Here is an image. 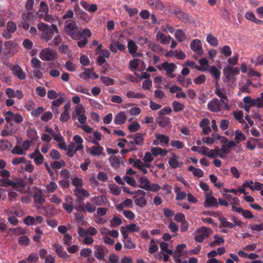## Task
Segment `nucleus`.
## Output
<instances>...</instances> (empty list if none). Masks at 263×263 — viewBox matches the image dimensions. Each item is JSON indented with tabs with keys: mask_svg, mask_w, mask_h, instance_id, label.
<instances>
[{
	"mask_svg": "<svg viewBox=\"0 0 263 263\" xmlns=\"http://www.w3.org/2000/svg\"><path fill=\"white\" fill-rule=\"evenodd\" d=\"M65 31L68 35L74 40H81L83 35L90 36L91 32L88 29L85 28L82 31L77 26L76 23L71 21H67L65 26Z\"/></svg>",
	"mask_w": 263,
	"mask_h": 263,
	"instance_id": "1",
	"label": "nucleus"
},
{
	"mask_svg": "<svg viewBox=\"0 0 263 263\" xmlns=\"http://www.w3.org/2000/svg\"><path fill=\"white\" fill-rule=\"evenodd\" d=\"M139 182L140 184L139 187L147 191L156 192L161 189V186L158 183H151L149 180L145 177H141Z\"/></svg>",
	"mask_w": 263,
	"mask_h": 263,
	"instance_id": "2",
	"label": "nucleus"
},
{
	"mask_svg": "<svg viewBox=\"0 0 263 263\" xmlns=\"http://www.w3.org/2000/svg\"><path fill=\"white\" fill-rule=\"evenodd\" d=\"M212 232V230L210 228L201 227L196 230V234L194 236V239L197 242H202L205 239L210 236Z\"/></svg>",
	"mask_w": 263,
	"mask_h": 263,
	"instance_id": "3",
	"label": "nucleus"
},
{
	"mask_svg": "<svg viewBox=\"0 0 263 263\" xmlns=\"http://www.w3.org/2000/svg\"><path fill=\"white\" fill-rule=\"evenodd\" d=\"M9 69L11 71L12 73L20 80H24L27 78V74L23 71L22 67L18 64L10 65L9 66Z\"/></svg>",
	"mask_w": 263,
	"mask_h": 263,
	"instance_id": "4",
	"label": "nucleus"
},
{
	"mask_svg": "<svg viewBox=\"0 0 263 263\" xmlns=\"http://www.w3.org/2000/svg\"><path fill=\"white\" fill-rule=\"evenodd\" d=\"M224 103L223 100L214 98L208 103L207 105L208 108L212 112H218L221 110L222 105Z\"/></svg>",
	"mask_w": 263,
	"mask_h": 263,
	"instance_id": "5",
	"label": "nucleus"
},
{
	"mask_svg": "<svg viewBox=\"0 0 263 263\" xmlns=\"http://www.w3.org/2000/svg\"><path fill=\"white\" fill-rule=\"evenodd\" d=\"M38 28L43 31L42 38L46 42H48L53 37V34L48 27V25L42 23L38 25Z\"/></svg>",
	"mask_w": 263,
	"mask_h": 263,
	"instance_id": "6",
	"label": "nucleus"
},
{
	"mask_svg": "<svg viewBox=\"0 0 263 263\" xmlns=\"http://www.w3.org/2000/svg\"><path fill=\"white\" fill-rule=\"evenodd\" d=\"M39 56L44 61H52L55 60V52L49 48L42 50Z\"/></svg>",
	"mask_w": 263,
	"mask_h": 263,
	"instance_id": "7",
	"label": "nucleus"
},
{
	"mask_svg": "<svg viewBox=\"0 0 263 263\" xmlns=\"http://www.w3.org/2000/svg\"><path fill=\"white\" fill-rule=\"evenodd\" d=\"M32 197L36 204L42 205L45 201L44 195L42 191L38 187H35L32 193Z\"/></svg>",
	"mask_w": 263,
	"mask_h": 263,
	"instance_id": "8",
	"label": "nucleus"
},
{
	"mask_svg": "<svg viewBox=\"0 0 263 263\" xmlns=\"http://www.w3.org/2000/svg\"><path fill=\"white\" fill-rule=\"evenodd\" d=\"M203 205L205 208H209L210 207L218 208V203L216 198L213 195L206 194Z\"/></svg>",
	"mask_w": 263,
	"mask_h": 263,
	"instance_id": "9",
	"label": "nucleus"
},
{
	"mask_svg": "<svg viewBox=\"0 0 263 263\" xmlns=\"http://www.w3.org/2000/svg\"><path fill=\"white\" fill-rule=\"evenodd\" d=\"M239 72V69L238 68H233L231 66H227V67L223 70L224 76L227 81H229L230 80L231 77L238 74Z\"/></svg>",
	"mask_w": 263,
	"mask_h": 263,
	"instance_id": "10",
	"label": "nucleus"
},
{
	"mask_svg": "<svg viewBox=\"0 0 263 263\" xmlns=\"http://www.w3.org/2000/svg\"><path fill=\"white\" fill-rule=\"evenodd\" d=\"M95 249L96 250L94 251L95 256L100 260H103L105 254L107 253L108 251V249L100 245H96Z\"/></svg>",
	"mask_w": 263,
	"mask_h": 263,
	"instance_id": "11",
	"label": "nucleus"
},
{
	"mask_svg": "<svg viewBox=\"0 0 263 263\" xmlns=\"http://www.w3.org/2000/svg\"><path fill=\"white\" fill-rule=\"evenodd\" d=\"M190 47L191 49L193 51L196 52L198 54L201 55L203 53L201 43L199 40H193L190 44Z\"/></svg>",
	"mask_w": 263,
	"mask_h": 263,
	"instance_id": "12",
	"label": "nucleus"
},
{
	"mask_svg": "<svg viewBox=\"0 0 263 263\" xmlns=\"http://www.w3.org/2000/svg\"><path fill=\"white\" fill-rule=\"evenodd\" d=\"M90 142L97 145L96 146H92L90 148V154L92 156L100 155L104 150L103 147L100 146L99 143L95 140H91Z\"/></svg>",
	"mask_w": 263,
	"mask_h": 263,
	"instance_id": "13",
	"label": "nucleus"
},
{
	"mask_svg": "<svg viewBox=\"0 0 263 263\" xmlns=\"http://www.w3.org/2000/svg\"><path fill=\"white\" fill-rule=\"evenodd\" d=\"M48 7L44 2H42L40 5V8L37 14V16H51L50 15L47 14L48 12Z\"/></svg>",
	"mask_w": 263,
	"mask_h": 263,
	"instance_id": "14",
	"label": "nucleus"
},
{
	"mask_svg": "<svg viewBox=\"0 0 263 263\" xmlns=\"http://www.w3.org/2000/svg\"><path fill=\"white\" fill-rule=\"evenodd\" d=\"M126 117L124 111L117 114L114 119V122L117 125H122L126 121Z\"/></svg>",
	"mask_w": 263,
	"mask_h": 263,
	"instance_id": "15",
	"label": "nucleus"
},
{
	"mask_svg": "<svg viewBox=\"0 0 263 263\" xmlns=\"http://www.w3.org/2000/svg\"><path fill=\"white\" fill-rule=\"evenodd\" d=\"M53 248L54 249L55 252L61 258H66L67 256V254L66 252L64 251V249L62 246L55 243L53 245Z\"/></svg>",
	"mask_w": 263,
	"mask_h": 263,
	"instance_id": "16",
	"label": "nucleus"
},
{
	"mask_svg": "<svg viewBox=\"0 0 263 263\" xmlns=\"http://www.w3.org/2000/svg\"><path fill=\"white\" fill-rule=\"evenodd\" d=\"M127 47L129 53L133 57H135V53L138 49V46L136 43L133 40L129 39L128 40Z\"/></svg>",
	"mask_w": 263,
	"mask_h": 263,
	"instance_id": "17",
	"label": "nucleus"
},
{
	"mask_svg": "<svg viewBox=\"0 0 263 263\" xmlns=\"http://www.w3.org/2000/svg\"><path fill=\"white\" fill-rule=\"evenodd\" d=\"M65 110L60 116V120L62 122H66L70 118L69 110H70V106L67 104L64 106Z\"/></svg>",
	"mask_w": 263,
	"mask_h": 263,
	"instance_id": "18",
	"label": "nucleus"
},
{
	"mask_svg": "<svg viewBox=\"0 0 263 263\" xmlns=\"http://www.w3.org/2000/svg\"><path fill=\"white\" fill-rule=\"evenodd\" d=\"M156 38L157 40H160V43L163 45L168 44L170 40L172 39L171 36H166L164 34L160 32L157 33Z\"/></svg>",
	"mask_w": 263,
	"mask_h": 263,
	"instance_id": "19",
	"label": "nucleus"
},
{
	"mask_svg": "<svg viewBox=\"0 0 263 263\" xmlns=\"http://www.w3.org/2000/svg\"><path fill=\"white\" fill-rule=\"evenodd\" d=\"M161 68L166 71V72L172 73L174 71L175 68L177 67L174 63H169L167 62H165L161 65Z\"/></svg>",
	"mask_w": 263,
	"mask_h": 263,
	"instance_id": "20",
	"label": "nucleus"
},
{
	"mask_svg": "<svg viewBox=\"0 0 263 263\" xmlns=\"http://www.w3.org/2000/svg\"><path fill=\"white\" fill-rule=\"evenodd\" d=\"M151 153L152 155L155 157H156L159 155L162 156H165L167 155V151L166 149H163L161 147H153L151 149Z\"/></svg>",
	"mask_w": 263,
	"mask_h": 263,
	"instance_id": "21",
	"label": "nucleus"
},
{
	"mask_svg": "<svg viewBox=\"0 0 263 263\" xmlns=\"http://www.w3.org/2000/svg\"><path fill=\"white\" fill-rule=\"evenodd\" d=\"M143 134L140 133H137L134 136V142L138 146H142L143 144L144 138Z\"/></svg>",
	"mask_w": 263,
	"mask_h": 263,
	"instance_id": "22",
	"label": "nucleus"
},
{
	"mask_svg": "<svg viewBox=\"0 0 263 263\" xmlns=\"http://www.w3.org/2000/svg\"><path fill=\"white\" fill-rule=\"evenodd\" d=\"M92 202H94L96 205H102L105 204L107 199L105 196H95L91 199Z\"/></svg>",
	"mask_w": 263,
	"mask_h": 263,
	"instance_id": "23",
	"label": "nucleus"
},
{
	"mask_svg": "<svg viewBox=\"0 0 263 263\" xmlns=\"http://www.w3.org/2000/svg\"><path fill=\"white\" fill-rule=\"evenodd\" d=\"M81 6L86 10L90 12H94L97 10V5L96 4H92L89 5L86 2L82 1L81 2Z\"/></svg>",
	"mask_w": 263,
	"mask_h": 263,
	"instance_id": "24",
	"label": "nucleus"
},
{
	"mask_svg": "<svg viewBox=\"0 0 263 263\" xmlns=\"http://www.w3.org/2000/svg\"><path fill=\"white\" fill-rule=\"evenodd\" d=\"M147 2L152 8L162 9L163 7V5L160 0H147Z\"/></svg>",
	"mask_w": 263,
	"mask_h": 263,
	"instance_id": "25",
	"label": "nucleus"
},
{
	"mask_svg": "<svg viewBox=\"0 0 263 263\" xmlns=\"http://www.w3.org/2000/svg\"><path fill=\"white\" fill-rule=\"evenodd\" d=\"M9 182V186H11L12 188L16 189L17 187H24L26 184L25 182L22 179H20L16 181L10 180Z\"/></svg>",
	"mask_w": 263,
	"mask_h": 263,
	"instance_id": "26",
	"label": "nucleus"
},
{
	"mask_svg": "<svg viewBox=\"0 0 263 263\" xmlns=\"http://www.w3.org/2000/svg\"><path fill=\"white\" fill-rule=\"evenodd\" d=\"M209 72L216 80H220L221 72L215 66H212L210 67Z\"/></svg>",
	"mask_w": 263,
	"mask_h": 263,
	"instance_id": "27",
	"label": "nucleus"
},
{
	"mask_svg": "<svg viewBox=\"0 0 263 263\" xmlns=\"http://www.w3.org/2000/svg\"><path fill=\"white\" fill-rule=\"evenodd\" d=\"M27 135L29 138L33 141H35L38 138L36 130L33 128H29L27 129Z\"/></svg>",
	"mask_w": 263,
	"mask_h": 263,
	"instance_id": "28",
	"label": "nucleus"
},
{
	"mask_svg": "<svg viewBox=\"0 0 263 263\" xmlns=\"http://www.w3.org/2000/svg\"><path fill=\"white\" fill-rule=\"evenodd\" d=\"M122 217L114 216L110 221V226L111 228H115L122 224Z\"/></svg>",
	"mask_w": 263,
	"mask_h": 263,
	"instance_id": "29",
	"label": "nucleus"
},
{
	"mask_svg": "<svg viewBox=\"0 0 263 263\" xmlns=\"http://www.w3.org/2000/svg\"><path fill=\"white\" fill-rule=\"evenodd\" d=\"M172 106L173 110L175 112H179L182 111L184 108V104L179 102L177 101H174L172 102Z\"/></svg>",
	"mask_w": 263,
	"mask_h": 263,
	"instance_id": "30",
	"label": "nucleus"
},
{
	"mask_svg": "<svg viewBox=\"0 0 263 263\" xmlns=\"http://www.w3.org/2000/svg\"><path fill=\"white\" fill-rule=\"evenodd\" d=\"M207 42L211 46L216 47L218 45L217 39L212 34H209L206 36Z\"/></svg>",
	"mask_w": 263,
	"mask_h": 263,
	"instance_id": "31",
	"label": "nucleus"
},
{
	"mask_svg": "<svg viewBox=\"0 0 263 263\" xmlns=\"http://www.w3.org/2000/svg\"><path fill=\"white\" fill-rule=\"evenodd\" d=\"M214 241L210 243V246L211 248L215 247L217 245H219L221 243H223L224 242V240L222 237H220L218 235H215L214 236Z\"/></svg>",
	"mask_w": 263,
	"mask_h": 263,
	"instance_id": "32",
	"label": "nucleus"
},
{
	"mask_svg": "<svg viewBox=\"0 0 263 263\" xmlns=\"http://www.w3.org/2000/svg\"><path fill=\"white\" fill-rule=\"evenodd\" d=\"M218 219L221 223V227L230 229L233 228V223L228 221L226 217H219Z\"/></svg>",
	"mask_w": 263,
	"mask_h": 263,
	"instance_id": "33",
	"label": "nucleus"
},
{
	"mask_svg": "<svg viewBox=\"0 0 263 263\" xmlns=\"http://www.w3.org/2000/svg\"><path fill=\"white\" fill-rule=\"evenodd\" d=\"M246 139V136L239 130L235 131V140L236 143H239L240 141H244Z\"/></svg>",
	"mask_w": 263,
	"mask_h": 263,
	"instance_id": "34",
	"label": "nucleus"
},
{
	"mask_svg": "<svg viewBox=\"0 0 263 263\" xmlns=\"http://www.w3.org/2000/svg\"><path fill=\"white\" fill-rule=\"evenodd\" d=\"M109 189L111 193L115 196L119 195L121 192L120 188L116 184H110Z\"/></svg>",
	"mask_w": 263,
	"mask_h": 263,
	"instance_id": "35",
	"label": "nucleus"
},
{
	"mask_svg": "<svg viewBox=\"0 0 263 263\" xmlns=\"http://www.w3.org/2000/svg\"><path fill=\"white\" fill-rule=\"evenodd\" d=\"M176 157V155L174 154L173 157L170 158L168 160V164L173 169L177 168L179 165V162Z\"/></svg>",
	"mask_w": 263,
	"mask_h": 263,
	"instance_id": "36",
	"label": "nucleus"
},
{
	"mask_svg": "<svg viewBox=\"0 0 263 263\" xmlns=\"http://www.w3.org/2000/svg\"><path fill=\"white\" fill-rule=\"evenodd\" d=\"M171 122V119L167 117H162L159 119L158 124L159 126L165 127L167 126Z\"/></svg>",
	"mask_w": 263,
	"mask_h": 263,
	"instance_id": "37",
	"label": "nucleus"
},
{
	"mask_svg": "<svg viewBox=\"0 0 263 263\" xmlns=\"http://www.w3.org/2000/svg\"><path fill=\"white\" fill-rule=\"evenodd\" d=\"M252 84V83L248 80L244 85L240 86L239 88V91L242 93H250L251 91L249 88V86Z\"/></svg>",
	"mask_w": 263,
	"mask_h": 263,
	"instance_id": "38",
	"label": "nucleus"
},
{
	"mask_svg": "<svg viewBox=\"0 0 263 263\" xmlns=\"http://www.w3.org/2000/svg\"><path fill=\"white\" fill-rule=\"evenodd\" d=\"M128 161L129 164H133V166L136 168L140 167L141 166H143V162L140 159H135L130 158L128 159Z\"/></svg>",
	"mask_w": 263,
	"mask_h": 263,
	"instance_id": "39",
	"label": "nucleus"
},
{
	"mask_svg": "<svg viewBox=\"0 0 263 263\" xmlns=\"http://www.w3.org/2000/svg\"><path fill=\"white\" fill-rule=\"evenodd\" d=\"M74 192L76 196H81L83 197H88L89 196V194L88 192L83 189L76 188L74 190Z\"/></svg>",
	"mask_w": 263,
	"mask_h": 263,
	"instance_id": "40",
	"label": "nucleus"
},
{
	"mask_svg": "<svg viewBox=\"0 0 263 263\" xmlns=\"http://www.w3.org/2000/svg\"><path fill=\"white\" fill-rule=\"evenodd\" d=\"M111 165L114 167H118L120 164L119 159L115 155H111L109 158Z\"/></svg>",
	"mask_w": 263,
	"mask_h": 263,
	"instance_id": "41",
	"label": "nucleus"
},
{
	"mask_svg": "<svg viewBox=\"0 0 263 263\" xmlns=\"http://www.w3.org/2000/svg\"><path fill=\"white\" fill-rule=\"evenodd\" d=\"M65 166V162L63 160L55 161L50 163V166L53 169H60Z\"/></svg>",
	"mask_w": 263,
	"mask_h": 263,
	"instance_id": "42",
	"label": "nucleus"
},
{
	"mask_svg": "<svg viewBox=\"0 0 263 263\" xmlns=\"http://www.w3.org/2000/svg\"><path fill=\"white\" fill-rule=\"evenodd\" d=\"M168 245L167 242L165 241H162L160 243V248L161 251L163 252L166 253L168 254H172L173 252L172 250L168 249Z\"/></svg>",
	"mask_w": 263,
	"mask_h": 263,
	"instance_id": "43",
	"label": "nucleus"
},
{
	"mask_svg": "<svg viewBox=\"0 0 263 263\" xmlns=\"http://www.w3.org/2000/svg\"><path fill=\"white\" fill-rule=\"evenodd\" d=\"M8 115H10L12 116V117H13V120L16 123H21L23 120V118L22 116L19 114H14L11 111H7Z\"/></svg>",
	"mask_w": 263,
	"mask_h": 263,
	"instance_id": "44",
	"label": "nucleus"
},
{
	"mask_svg": "<svg viewBox=\"0 0 263 263\" xmlns=\"http://www.w3.org/2000/svg\"><path fill=\"white\" fill-rule=\"evenodd\" d=\"M123 180L124 181L126 182L127 184H128L129 185H130L132 186H134V187L137 186L136 181L135 179H134V178H133V177H129L128 176H125L123 178Z\"/></svg>",
	"mask_w": 263,
	"mask_h": 263,
	"instance_id": "45",
	"label": "nucleus"
},
{
	"mask_svg": "<svg viewBox=\"0 0 263 263\" xmlns=\"http://www.w3.org/2000/svg\"><path fill=\"white\" fill-rule=\"evenodd\" d=\"M135 202L137 206L143 208L146 205L147 201L145 198L141 197L136 199Z\"/></svg>",
	"mask_w": 263,
	"mask_h": 263,
	"instance_id": "46",
	"label": "nucleus"
},
{
	"mask_svg": "<svg viewBox=\"0 0 263 263\" xmlns=\"http://www.w3.org/2000/svg\"><path fill=\"white\" fill-rule=\"evenodd\" d=\"M229 152L230 151L228 148H227L226 147H222L218 150V157L222 159L226 158Z\"/></svg>",
	"mask_w": 263,
	"mask_h": 263,
	"instance_id": "47",
	"label": "nucleus"
},
{
	"mask_svg": "<svg viewBox=\"0 0 263 263\" xmlns=\"http://www.w3.org/2000/svg\"><path fill=\"white\" fill-rule=\"evenodd\" d=\"M100 80L103 83L107 86L112 85L114 84V80L107 77L101 76Z\"/></svg>",
	"mask_w": 263,
	"mask_h": 263,
	"instance_id": "48",
	"label": "nucleus"
},
{
	"mask_svg": "<svg viewBox=\"0 0 263 263\" xmlns=\"http://www.w3.org/2000/svg\"><path fill=\"white\" fill-rule=\"evenodd\" d=\"M30 18L31 17H22V20L21 22V25L23 28L25 29H28L30 25Z\"/></svg>",
	"mask_w": 263,
	"mask_h": 263,
	"instance_id": "49",
	"label": "nucleus"
},
{
	"mask_svg": "<svg viewBox=\"0 0 263 263\" xmlns=\"http://www.w3.org/2000/svg\"><path fill=\"white\" fill-rule=\"evenodd\" d=\"M176 38L179 41L182 42L186 39V35L181 29H178L175 34Z\"/></svg>",
	"mask_w": 263,
	"mask_h": 263,
	"instance_id": "50",
	"label": "nucleus"
},
{
	"mask_svg": "<svg viewBox=\"0 0 263 263\" xmlns=\"http://www.w3.org/2000/svg\"><path fill=\"white\" fill-rule=\"evenodd\" d=\"M140 128V124L137 122H134L132 124L128 125V130L132 133L136 132Z\"/></svg>",
	"mask_w": 263,
	"mask_h": 263,
	"instance_id": "51",
	"label": "nucleus"
},
{
	"mask_svg": "<svg viewBox=\"0 0 263 263\" xmlns=\"http://www.w3.org/2000/svg\"><path fill=\"white\" fill-rule=\"evenodd\" d=\"M46 190L48 193H53L58 189V185L54 181L50 182L46 186Z\"/></svg>",
	"mask_w": 263,
	"mask_h": 263,
	"instance_id": "52",
	"label": "nucleus"
},
{
	"mask_svg": "<svg viewBox=\"0 0 263 263\" xmlns=\"http://www.w3.org/2000/svg\"><path fill=\"white\" fill-rule=\"evenodd\" d=\"M258 139L254 138H252L250 140H249L246 143V147L248 149L253 151L255 148V145L254 143L257 142Z\"/></svg>",
	"mask_w": 263,
	"mask_h": 263,
	"instance_id": "53",
	"label": "nucleus"
},
{
	"mask_svg": "<svg viewBox=\"0 0 263 263\" xmlns=\"http://www.w3.org/2000/svg\"><path fill=\"white\" fill-rule=\"evenodd\" d=\"M125 228L129 232H138L140 230L139 227L133 223L127 225Z\"/></svg>",
	"mask_w": 263,
	"mask_h": 263,
	"instance_id": "54",
	"label": "nucleus"
},
{
	"mask_svg": "<svg viewBox=\"0 0 263 263\" xmlns=\"http://www.w3.org/2000/svg\"><path fill=\"white\" fill-rule=\"evenodd\" d=\"M31 64L35 69H40L41 68L42 62L36 57L32 58Z\"/></svg>",
	"mask_w": 263,
	"mask_h": 263,
	"instance_id": "55",
	"label": "nucleus"
},
{
	"mask_svg": "<svg viewBox=\"0 0 263 263\" xmlns=\"http://www.w3.org/2000/svg\"><path fill=\"white\" fill-rule=\"evenodd\" d=\"M38 259V255L33 253H31L26 259V261H28L29 263H35L37 261Z\"/></svg>",
	"mask_w": 263,
	"mask_h": 263,
	"instance_id": "56",
	"label": "nucleus"
},
{
	"mask_svg": "<svg viewBox=\"0 0 263 263\" xmlns=\"http://www.w3.org/2000/svg\"><path fill=\"white\" fill-rule=\"evenodd\" d=\"M124 8L125 10L128 13L130 16L137 15L138 12V10L137 8H130L127 5H125Z\"/></svg>",
	"mask_w": 263,
	"mask_h": 263,
	"instance_id": "57",
	"label": "nucleus"
},
{
	"mask_svg": "<svg viewBox=\"0 0 263 263\" xmlns=\"http://www.w3.org/2000/svg\"><path fill=\"white\" fill-rule=\"evenodd\" d=\"M171 146L177 149H182L184 147V143L179 140H174L171 141Z\"/></svg>",
	"mask_w": 263,
	"mask_h": 263,
	"instance_id": "58",
	"label": "nucleus"
},
{
	"mask_svg": "<svg viewBox=\"0 0 263 263\" xmlns=\"http://www.w3.org/2000/svg\"><path fill=\"white\" fill-rule=\"evenodd\" d=\"M185 65L186 66L190 67L192 68H196L197 70H200V71H205L206 70V69H205L203 67L198 66L196 65V64L195 63V62L194 61H187L186 62Z\"/></svg>",
	"mask_w": 263,
	"mask_h": 263,
	"instance_id": "59",
	"label": "nucleus"
},
{
	"mask_svg": "<svg viewBox=\"0 0 263 263\" xmlns=\"http://www.w3.org/2000/svg\"><path fill=\"white\" fill-rule=\"evenodd\" d=\"M124 247L128 249H135L136 247L135 243L133 242L131 240V238H128L126 240H123Z\"/></svg>",
	"mask_w": 263,
	"mask_h": 263,
	"instance_id": "60",
	"label": "nucleus"
},
{
	"mask_svg": "<svg viewBox=\"0 0 263 263\" xmlns=\"http://www.w3.org/2000/svg\"><path fill=\"white\" fill-rule=\"evenodd\" d=\"M93 68H85L84 71L81 74V77L84 79H88L92 75Z\"/></svg>",
	"mask_w": 263,
	"mask_h": 263,
	"instance_id": "61",
	"label": "nucleus"
},
{
	"mask_svg": "<svg viewBox=\"0 0 263 263\" xmlns=\"http://www.w3.org/2000/svg\"><path fill=\"white\" fill-rule=\"evenodd\" d=\"M65 100V95L64 94H62V96L58 98L57 99L53 101L51 103L52 106H56L58 107L61 104H62V103L64 102Z\"/></svg>",
	"mask_w": 263,
	"mask_h": 263,
	"instance_id": "62",
	"label": "nucleus"
},
{
	"mask_svg": "<svg viewBox=\"0 0 263 263\" xmlns=\"http://www.w3.org/2000/svg\"><path fill=\"white\" fill-rule=\"evenodd\" d=\"M53 116L52 113L50 111H46L41 117V120L43 121L47 122L51 119Z\"/></svg>",
	"mask_w": 263,
	"mask_h": 263,
	"instance_id": "63",
	"label": "nucleus"
},
{
	"mask_svg": "<svg viewBox=\"0 0 263 263\" xmlns=\"http://www.w3.org/2000/svg\"><path fill=\"white\" fill-rule=\"evenodd\" d=\"M221 52L225 55L226 57H230L232 54V51L229 46L224 45L223 46Z\"/></svg>",
	"mask_w": 263,
	"mask_h": 263,
	"instance_id": "64",
	"label": "nucleus"
}]
</instances>
